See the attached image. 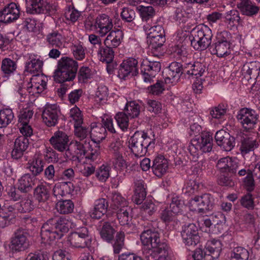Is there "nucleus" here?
<instances>
[{
    "instance_id": "obj_5",
    "label": "nucleus",
    "mask_w": 260,
    "mask_h": 260,
    "mask_svg": "<svg viewBox=\"0 0 260 260\" xmlns=\"http://www.w3.org/2000/svg\"><path fill=\"white\" fill-rule=\"evenodd\" d=\"M68 241L72 247L85 248L91 246L92 238L86 227L77 228L68 236Z\"/></svg>"
},
{
    "instance_id": "obj_50",
    "label": "nucleus",
    "mask_w": 260,
    "mask_h": 260,
    "mask_svg": "<svg viewBox=\"0 0 260 260\" xmlns=\"http://www.w3.org/2000/svg\"><path fill=\"white\" fill-rule=\"evenodd\" d=\"M214 46V48L212 50V53L219 57L227 56L231 53L230 44L215 42Z\"/></svg>"
},
{
    "instance_id": "obj_21",
    "label": "nucleus",
    "mask_w": 260,
    "mask_h": 260,
    "mask_svg": "<svg viewBox=\"0 0 260 260\" xmlns=\"http://www.w3.org/2000/svg\"><path fill=\"white\" fill-rule=\"evenodd\" d=\"M26 11L32 14H45L50 11L51 5L44 0H26Z\"/></svg>"
},
{
    "instance_id": "obj_47",
    "label": "nucleus",
    "mask_w": 260,
    "mask_h": 260,
    "mask_svg": "<svg viewBox=\"0 0 260 260\" xmlns=\"http://www.w3.org/2000/svg\"><path fill=\"white\" fill-rule=\"evenodd\" d=\"M56 208L60 214H69L73 211L74 205L70 200L59 201L56 205Z\"/></svg>"
},
{
    "instance_id": "obj_17",
    "label": "nucleus",
    "mask_w": 260,
    "mask_h": 260,
    "mask_svg": "<svg viewBox=\"0 0 260 260\" xmlns=\"http://www.w3.org/2000/svg\"><path fill=\"white\" fill-rule=\"evenodd\" d=\"M89 147V142L88 141H72L69 144L66 155L70 159L84 156Z\"/></svg>"
},
{
    "instance_id": "obj_61",
    "label": "nucleus",
    "mask_w": 260,
    "mask_h": 260,
    "mask_svg": "<svg viewBox=\"0 0 260 260\" xmlns=\"http://www.w3.org/2000/svg\"><path fill=\"white\" fill-rule=\"evenodd\" d=\"M225 21L229 24H240L241 20L240 17L239 12L236 10H232L227 12L225 14Z\"/></svg>"
},
{
    "instance_id": "obj_39",
    "label": "nucleus",
    "mask_w": 260,
    "mask_h": 260,
    "mask_svg": "<svg viewBox=\"0 0 260 260\" xmlns=\"http://www.w3.org/2000/svg\"><path fill=\"white\" fill-rule=\"evenodd\" d=\"M34 197L39 203H45L49 198V189L45 184H40L35 189Z\"/></svg>"
},
{
    "instance_id": "obj_59",
    "label": "nucleus",
    "mask_w": 260,
    "mask_h": 260,
    "mask_svg": "<svg viewBox=\"0 0 260 260\" xmlns=\"http://www.w3.org/2000/svg\"><path fill=\"white\" fill-rule=\"evenodd\" d=\"M43 155L45 160L48 163H55L58 161V154L50 147H45Z\"/></svg>"
},
{
    "instance_id": "obj_64",
    "label": "nucleus",
    "mask_w": 260,
    "mask_h": 260,
    "mask_svg": "<svg viewBox=\"0 0 260 260\" xmlns=\"http://www.w3.org/2000/svg\"><path fill=\"white\" fill-rule=\"evenodd\" d=\"M33 114L34 112L30 108H26L22 109L20 111V114L18 116L19 124L22 125V123H29Z\"/></svg>"
},
{
    "instance_id": "obj_10",
    "label": "nucleus",
    "mask_w": 260,
    "mask_h": 260,
    "mask_svg": "<svg viewBox=\"0 0 260 260\" xmlns=\"http://www.w3.org/2000/svg\"><path fill=\"white\" fill-rule=\"evenodd\" d=\"M237 118L244 129H250L257 123L258 115L254 110L246 108L239 111Z\"/></svg>"
},
{
    "instance_id": "obj_38",
    "label": "nucleus",
    "mask_w": 260,
    "mask_h": 260,
    "mask_svg": "<svg viewBox=\"0 0 260 260\" xmlns=\"http://www.w3.org/2000/svg\"><path fill=\"white\" fill-rule=\"evenodd\" d=\"M17 63L14 60L9 58L3 59L1 63V71L6 77H9L13 75L16 70Z\"/></svg>"
},
{
    "instance_id": "obj_34",
    "label": "nucleus",
    "mask_w": 260,
    "mask_h": 260,
    "mask_svg": "<svg viewBox=\"0 0 260 260\" xmlns=\"http://www.w3.org/2000/svg\"><path fill=\"white\" fill-rule=\"evenodd\" d=\"M46 40L47 42L52 47L59 48L64 46L66 39L61 33L57 30H53L46 36Z\"/></svg>"
},
{
    "instance_id": "obj_43",
    "label": "nucleus",
    "mask_w": 260,
    "mask_h": 260,
    "mask_svg": "<svg viewBox=\"0 0 260 260\" xmlns=\"http://www.w3.org/2000/svg\"><path fill=\"white\" fill-rule=\"evenodd\" d=\"M16 206H18V211L21 213L29 212L32 211L35 205L32 198L30 196H27L18 203H16Z\"/></svg>"
},
{
    "instance_id": "obj_27",
    "label": "nucleus",
    "mask_w": 260,
    "mask_h": 260,
    "mask_svg": "<svg viewBox=\"0 0 260 260\" xmlns=\"http://www.w3.org/2000/svg\"><path fill=\"white\" fill-rule=\"evenodd\" d=\"M237 7L243 15L247 16L256 15L259 10V8L250 0H240Z\"/></svg>"
},
{
    "instance_id": "obj_8",
    "label": "nucleus",
    "mask_w": 260,
    "mask_h": 260,
    "mask_svg": "<svg viewBox=\"0 0 260 260\" xmlns=\"http://www.w3.org/2000/svg\"><path fill=\"white\" fill-rule=\"evenodd\" d=\"M140 239L143 245L148 247V249L144 251V252L148 254V255H150V252L158 250L159 245L161 244L160 243L159 233L151 230L144 231L141 234Z\"/></svg>"
},
{
    "instance_id": "obj_42",
    "label": "nucleus",
    "mask_w": 260,
    "mask_h": 260,
    "mask_svg": "<svg viewBox=\"0 0 260 260\" xmlns=\"http://www.w3.org/2000/svg\"><path fill=\"white\" fill-rule=\"evenodd\" d=\"M131 208L128 206L121 208L115 211L117 219L121 225H128L132 219L129 214Z\"/></svg>"
},
{
    "instance_id": "obj_54",
    "label": "nucleus",
    "mask_w": 260,
    "mask_h": 260,
    "mask_svg": "<svg viewBox=\"0 0 260 260\" xmlns=\"http://www.w3.org/2000/svg\"><path fill=\"white\" fill-rule=\"evenodd\" d=\"M110 167L107 165H102L95 170V175L97 179L102 182H106L110 177Z\"/></svg>"
},
{
    "instance_id": "obj_4",
    "label": "nucleus",
    "mask_w": 260,
    "mask_h": 260,
    "mask_svg": "<svg viewBox=\"0 0 260 260\" xmlns=\"http://www.w3.org/2000/svg\"><path fill=\"white\" fill-rule=\"evenodd\" d=\"M191 45L196 50H205L211 43L212 32L207 25L200 24L191 30Z\"/></svg>"
},
{
    "instance_id": "obj_12",
    "label": "nucleus",
    "mask_w": 260,
    "mask_h": 260,
    "mask_svg": "<svg viewBox=\"0 0 260 260\" xmlns=\"http://www.w3.org/2000/svg\"><path fill=\"white\" fill-rule=\"evenodd\" d=\"M183 243L188 246H194L200 240L197 226L193 223L185 225L181 232Z\"/></svg>"
},
{
    "instance_id": "obj_20",
    "label": "nucleus",
    "mask_w": 260,
    "mask_h": 260,
    "mask_svg": "<svg viewBox=\"0 0 260 260\" xmlns=\"http://www.w3.org/2000/svg\"><path fill=\"white\" fill-rule=\"evenodd\" d=\"M49 142L53 148L59 152H66L69 146V137L66 133L60 131L55 132Z\"/></svg>"
},
{
    "instance_id": "obj_26",
    "label": "nucleus",
    "mask_w": 260,
    "mask_h": 260,
    "mask_svg": "<svg viewBox=\"0 0 260 260\" xmlns=\"http://www.w3.org/2000/svg\"><path fill=\"white\" fill-rule=\"evenodd\" d=\"M168 169V160L162 155H158L155 157L152 166L154 174L158 177L165 175Z\"/></svg>"
},
{
    "instance_id": "obj_58",
    "label": "nucleus",
    "mask_w": 260,
    "mask_h": 260,
    "mask_svg": "<svg viewBox=\"0 0 260 260\" xmlns=\"http://www.w3.org/2000/svg\"><path fill=\"white\" fill-rule=\"evenodd\" d=\"M128 117L124 112H118L115 116V119L118 126L123 132L127 129L129 124Z\"/></svg>"
},
{
    "instance_id": "obj_14",
    "label": "nucleus",
    "mask_w": 260,
    "mask_h": 260,
    "mask_svg": "<svg viewBox=\"0 0 260 260\" xmlns=\"http://www.w3.org/2000/svg\"><path fill=\"white\" fill-rule=\"evenodd\" d=\"M184 72V64L177 62H172L163 72L165 83L176 84Z\"/></svg>"
},
{
    "instance_id": "obj_30",
    "label": "nucleus",
    "mask_w": 260,
    "mask_h": 260,
    "mask_svg": "<svg viewBox=\"0 0 260 260\" xmlns=\"http://www.w3.org/2000/svg\"><path fill=\"white\" fill-rule=\"evenodd\" d=\"M106 130L100 123H92L90 127V136L91 140L99 144L106 138Z\"/></svg>"
},
{
    "instance_id": "obj_45",
    "label": "nucleus",
    "mask_w": 260,
    "mask_h": 260,
    "mask_svg": "<svg viewBox=\"0 0 260 260\" xmlns=\"http://www.w3.org/2000/svg\"><path fill=\"white\" fill-rule=\"evenodd\" d=\"M14 115L10 108H4L0 111V128L7 127L13 120Z\"/></svg>"
},
{
    "instance_id": "obj_15",
    "label": "nucleus",
    "mask_w": 260,
    "mask_h": 260,
    "mask_svg": "<svg viewBox=\"0 0 260 260\" xmlns=\"http://www.w3.org/2000/svg\"><path fill=\"white\" fill-rule=\"evenodd\" d=\"M94 26L101 37H105L113 27L112 19L106 14H100L94 20Z\"/></svg>"
},
{
    "instance_id": "obj_55",
    "label": "nucleus",
    "mask_w": 260,
    "mask_h": 260,
    "mask_svg": "<svg viewBox=\"0 0 260 260\" xmlns=\"http://www.w3.org/2000/svg\"><path fill=\"white\" fill-rule=\"evenodd\" d=\"M69 115L70 121L74 122V126L82 124L83 115L80 109L77 106L74 107L70 110Z\"/></svg>"
},
{
    "instance_id": "obj_9",
    "label": "nucleus",
    "mask_w": 260,
    "mask_h": 260,
    "mask_svg": "<svg viewBox=\"0 0 260 260\" xmlns=\"http://www.w3.org/2000/svg\"><path fill=\"white\" fill-rule=\"evenodd\" d=\"M28 235L27 230L18 229L11 238L9 245L11 250L14 252L23 251L26 249L29 245Z\"/></svg>"
},
{
    "instance_id": "obj_57",
    "label": "nucleus",
    "mask_w": 260,
    "mask_h": 260,
    "mask_svg": "<svg viewBox=\"0 0 260 260\" xmlns=\"http://www.w3.org/2000/svg\"><path fill=\"white\" fill-rule=\"evenodd\" d=\"M32 183V178L28 174L23 175L18 181V189L22 192H26L31 187Z\"/></svg>"
},
{
    "instance_id": "obj_40",
    "label": "nucleus",
    "mask_w": 260,
    "mask_h": 260,
    "mask_svg": "<svg viewBox=\"0 0 260 260\" xmlns=\"http://www.w3.org/2000/svg\"><path fill=\"white\" fill-rule=\"evenodd\" d=\"M29 59L30 61L26 64L25 70L30 73L41 72L43 61L40 57L35 55H31L29 56Z\"/></svg>"
},
{
    "instance_id": "obj_49",
    "label": "nucleus",
    "mask_w": 260,
    "mask_h": 260,
    "mask_svg": "<svg viewBox=\"0 0 260 260\" xmlns=\"http://www.w3.org/2000/svg\"><path fill=\"white\" fill-rule=\"evenodd\" d=\"M138 9L143 21H151L155 15V11L152 6L140 5L138 7Z\"/></svg>"
},
{
    "instance_id": "obj_18",
    "label": "nucleus",
    "mask_w": 260,
    "mask_h": 260,
    "mask_svg": "<svg viewBox=\"0 0 260 260\" xmlns=\"http://www.w3.org/2000/svg\"><path fill=\"white\" fill-rule=\"evenodd\" d=\"M138 60L134 58H129L124 60L120 65L118 76L125 80L130 76L136 75L138 74Z\"/></svg>"
},
{
    "instance_id": "obj_2",
    "label": "nucleus",
    "mask_w": 260,
    "mask_h": 260,
    "mask_svg": "<svg viewBox=\"0 0 260 260\" xmlns=\"http://www.w3.org/2000/svg\"><path fill=\"white\" fill-rule=\"evenodd\" d=\"M78 68V62L74 59L61 57L58 62L57 69L54 71V81L59 83L73 81L76 77Z\"/></svg>"
},
{
    "instance_id": "obj_25",
    "label": "nucleus",
    "mask_w": 260,
    "mask_h": 260,
    "mask_svg": "<svg viewBox=\"0 0 260 260\" xmlns=\"http://www.w3.org/2000/svg\"><path fill=\"white\" fill-rule=\"evenodd\" d=\"M206 69L205 64L199 61L184 63V73L197 78L203 75Z\"/></svg>"
},
{
    "instance_id": "obj_31",
    "label": "nucleus",
    "mask_w": 260,
    "mask_h": 260,
    "mask_svg": "<svg viewBox=\"0 0 260 260\" xmlns=\"http://www.w3.org/2000/svg\"><path fill=\"white\" fill-rule=\"evenodd\" d=\"M28 145V140L23 136L17 138L14 143V148L11 152L12 157L14 159L20 158Z\"/></svg>"
},
{
    "instance_id": "obj_41",
    "label": "nucleus",
    "mask_w": 260,
    "mask_h": 260,
    "mask_svg": "<svg viewBox=\"0 0 260 260\" xmlns=\"http://www.w3.org/2000/svg\"><path fill=\"white\" fill-rule=\"evenodd\" d=\"M109 150L110 153L114 155L115 158L121 160L122 157V141L119 138L115 139L109 145Z\"/></svg>"
},
{
    "instance_id": "obj_24",
    "label": "nucleus",
    "mask_w": 260,
    "mask_h": 260,
    "mask_svg": "<svg viewBox=\"0 0 260 260\" xmlns=\"http://www.w3.org/2000/svg\"><path fill=\"white\" fill-rule=\"evenodd\" d=\"M123 38V32L119 30H111L104 40L105 46H108L113 49L116 48L121 43Z\"/></svg>"
},
{
    "instance_id": "obj_33",
    "label": "nucleus",
    "mask_w": 260,
    "mask_h": 260,
    "mask_svg": "<svg viewBox=\"0 0 260 260\" xmlns=\"http://www.w3.org/2000/svg\"><path fill=\"white\" fill-rule=\"evenodd\" d=\"M205 249V253L210 255L212 259H217L220 255L222 249V244L218 240L208 241L206 243Z\"/></svg>"
},
{
    "instance_id": "obj_11",
    "label": "nucleus",
    "mask_w": 260,
    "mask_h": 260,
    "mask_svg": "<svg viewBox=\"0 0 260 260\" xmlns=\"http://www.w3.org/2000/svg\"><path fill=\"white\" fill-rule=\"evenodd\" d=\"M160 69L161 64L158 61H143L141 66V72L144 81L151 83Z\"/></svg>"
},
{
    "instance_id": "obj_19",
    "label": "nucleus",
    "mask_w": 260,
    "mask_h": 260,
    "mask_svg": "<svg viewBox=\"0 0 260 260\" xmlns=\"http://www.w3.org/2000/svg\"><path fill=\"white\" fill-rule=\"evenodd\" d=\"M20 16L19 6L11 3L0 11V22L8 23L17 20Z\"/></svg>"
},
{
    "instance_id": "obj_22",
    "label": "nucleus",
    "mask_w": 260,
    "mask_h": 260,
    "mask_svg": "<svg viewBox=\"0 0 260 260\" xmlns=\"http://www.w3.org/2000/svg\"><path fill=\"white\" fill-rule=\"evenodd\" d=\"M215 139L217 145L226 151H231L235 146V138L223 130L216 132Z\"/></svg>"
},
{
    "instance_id": "obj_48",
    "label": "nucleus",
    "mask_w": 260,
    "mask_h": 260,
    "mask_svg": "<svg viewBox=\"0 0 260 260\" xmlns=\"http://www.w3.org/2000/svg\"><path fill=\"white\" fill-rule=\"evenodd\" d=\"M249 252L244 247L238 246L235 247L231 251V260H247Z\"/></svg>"
},
{
    "instance_id": "obj_56",
    "label": "nucleus",
    "mask_w": 260,
    "mask_h": 260,
    "mask_svg": "<svg viewBox=\"0 0 260 260\" xmlns=\"http://www.w3.org/2000/svg\"><path fill=\"white\" fill-rule=\"evenodd\" d=\"M226 107L222 104H219L217 106L211 109L210 114L212 118L222 121L226 113Z\"/></svg>"
},
{
    "instance_id": "obj_53",
    "label": "nucleus",
    "mask_w": 260,
    "mask_h": 260,
    "mask_svg": "<svg viewBox=\"0 0 260 260\" xmlns=\"http://www.w3.org/2000/svg\"><path fill=\"white\" fill-rule=\"evenodd\" d=\"M115 231L109 222L104 223L100 231L101 238L105 241L110 242L114 237Z\"/></svg>"
},
{
    "instance_id": "obj_7",
    "label": "nucleus",
    "mask_w": 260,
    "mask_h": 260,
    "mask_svg": "<svg viewBox=\"0 0 260 260\" xmlns=\"http://www.w3.org/2000/svg\"><path fill=\"white\" fill-rule=\"evenodd\" d=\"M214 203V199L210 194L205 193L196 196L188 202L189 209L198 213H203L210 210Z\"/></svg>"
},
{
    "instance_id": "obj_51",
    "label": "nucleus",
    "mask_w": 260,
    "mask_h": 260,
    "mask_svg": "<svg viewBox=\"0 0 260 260\" xmlns=\"http://www.w3.org/2000/svg\"><path fill=\"white\" fill-rule=\"evenodd\" d=\"M259 69L260 63L258 62L252 61L244 64L242 68L241 72L245 76L246 75L251 76L252 74H257Z\"/></svg>"
},
{
    "instance_id": "obj_37",
    "label": "nucleus",
    "mask_w": 260,
    "mask_h": 260,
    "mask_svg": "<svg viewBox=\"0 0 260 260\" xmlns=\"http://www.w3.org/2000/svg\"><path fill=\"white\" fill-rule=\"evenodd\" d=\"M28 168L30 171L35 175L40 174L43 170L44 162L43 161L41 154L36 153L32 160L28 163Z\"/></svg>"
},
{
    "instance_id": "obj_44",
    "label": "nucleus",
    "mask_w": 260,
    "mask_h": 260,
    "mask_svg": "<svg viewBox=\"0 0 260 260\" xmlns=\"http://www.w3.org/2000/svg\"><path fill=\"white\" fill-rule=\"evenodd\" d=\"M111 200V207L115 211H117L121 208L128 206L127 201L119 193H113Z\"/></svg>"
},
{
    "instance_id": "obj_16",
    "label": "nucleus",
    "mask_w": 260,
    "mask_h": 260,
    "mask_svg": "<svg viewBox=\"0 0 260 260\" xmlns=\"http://www.w3.org/2000/svg\"><path fill=\"white\" fill-rule=\"evenodd\" d=\"M60 114V109L56 104H47L42 113L43 121L48 126H54L58 123Z\"/></svg>"
},
{
    "instance_id": "obj_13",
    "label": "nucleus",
    "mask_w": 260,
    "mask_h": 260,
    "mask_svg": "<svg viewBox=\"0 0 260 260\" xmlns=\"http://www.w3.org/2000/svg\"><path fill=\"white\" fill-rule=\"evenodd\" d=\"M47 81V77L42 74H37L33 75L27 87V92L30 95L37 96L46 89Z\"/></svg>"
},
{
    "instance_id": "obj_3",
    "label": "nucleus",
    "mask_w": 260,
    "mask_h": 260,
    "mask_svg": "<svg viewBox=\"0 0 260 260\" xmlns=\"http://www.w3.org/2000/svg\"><path fill=\"white\" fill-rule=\"evenodd\" d=\"M155 146L153 139L150 138L144 131H136L129 140V147L136 156H142Z\"/></svg>"
},
{
    "instance_id": "obj_28",
    "label": "nucleus",
    "mask_w": 260,
    "mask_h": 260,
    "mask_svg": "<svg viewBox=\"0 0 260 260\" xmlns=\"http://www.w3.org/2000/svg\"><path fill=\"white\" fill-rule=\"evenodd\" d=\"M149 256L155 260H174L170 247L165 243L159 245L158 250L150 252Z\"/></svg>"
},
{
    "instance_id": "obj_52",
    "label": "nucleus",
    "mask_w": 260,
    "mask_h": 260,
    "mask_svg": "<svg viewBox=\"0 0 260 260\" xmlns=\"http://www.w3.org/2000/svg\"><path fill=\"white\" fill-rule=\"evenodd\" d=\"M145 32L148 36V38H151L159 35H165V30L161 25H154L151 26L149 23L144 25L143 26Z\"/></svg>"
},
{
    "instance_id": "obj_6",
    "label": "nucleus",
    "mask_w": 260,
    "mask_h": 260,
    "mask_svg": "<svg viewBox=\"0 0 260 260\" xmlns=\"http://www.w3.org/2000/svg\"><path fill=\"white\" fill-rule=\"evenodd\" d=\"M212 148V137L209 132L202 133L200 137L193 139L188 146L191 154L198 155L200 152H208Z\"/></svg>"
},
{
    "instance_id": "obj_46",
    "label": "nucleus",
    "mask_w": 260,
    "mask_h": 260,
    "mask_svg": "<svg viewBox=\"0 0 260 260\" xmlns=\"http://www.w3.org/2000/svg\"><path fill=\"white\" fill-rule=\"evenodd\" d=\"M124 112L130 118L137 117L140 112V106L135 101L127 102L124 108Z\"/></svg>"
},
{
    "instance_id": "obj_32",
    "label": "nucleus",
    "mask_w": 260,
    "mask_h": 260,
    "mask_svg": "<svg viewBox=\"0 0 260 260\" xmlns=\"http://www.w3.org/2000/svg\"><path fill=\"white\" fill-rule=\"evenodd\" d=\"M258 146L256 139L250 136H245L241 140L240 150L242 154H247L253 151Z\"/></svg>"
},
{
    "instance_id": "obj_23",
    "label": "nucleus",
    "mask_w": 260,
    "mask_h": 260,
    "mask_svg": "<svg viewBox=\"0 0 260 260\" xmlns=\"http://www.w3.org/2000/svg\"><path fill=\"white\" fill-rule=\"evenodd\" d=\"M74 189L75 186L72 182H61L54 185L52 191L56 199H61L62 197L72 194Z\"/></svg>"
},
{
    "instance_id": "obj_1",
    "label": "nucleus",
    "mask_w": 260,
    "mask_h": 260,
    "mask_svg": "<svg viewBox=\"0 0 260 260\" xmlns=\"http://www.w3.org/2000/svg\"><path fill=\"white\" fill-rule=\"evenodd\" d=\"M72 228L73 223L68 218L60 217L55 221L51 219L42 225L41 236L45 242L51 241L60 239L63 233L68 232Z\"/></svg>"
},
{
    "instance_id": "obj_35",
    "label": "nucleus",
    "mask_w": 260,
    "mask_h": 260,
    "mask_svg": "<svg viewBox=\"0 0 260 260\" xmlns=\"http://www.w3.org/2000/svg\"><path fill=\"white\" fill-rule=\"evenodd\" d=\"M216 166L221 172H229L232 173H236L237 168V164L233 162L229 157H223L218 160Z\"/></svg>"
},
{
    "instance_id": "obj_62",
    "label": "nucleus",
    "mask_w": 260,
    "mask_h": 260,
    "mask_svg": "<svg viewBox=\"0 0 260 260\" xmlns=\"http://www.w3.org/2000/svg\"><path fill=\"white\" fill-rule=\"evenodd\" d=\"M149 38V46L152 49L157 50L160 48L164 44L166 41L165 35H159Z\"/></svg>"
},
{
    "instance_id": "obj_63",
    "label": "nucleus",
    "mask_w": 260,
    "mask_h": 260,
    "mask_svg": "<svg viewBox=\"0 0 260 260\" xmlns=\"http://www.w3.org/2000/svg\"><path fill=\"white\" fill-rule=\"evenodd\" d=\"M72 51L76 60H82L85 58L86 48L81 44L74 45L72 47Z\"/></svg>"
},
{
    "instance_id": "obj_36",
    "label": "nucleus",
    "mask_w": 260,
    "mask_h": 260,
    "mask_svg": "<svg viewBox=\"0 0 260 260\" xmlns=\"http://www.w3.org/2000/svg\"><path fill=\"white\" fill-rule=\"evenodd\" d=\"M114 53V49L104 45L99 48L97 55L101 61L109 63L113 61Z\"/></svg>"
},
{
    "instance_id": "obj_29",
    "label": "nucleus",
    "mask_w": 260,
    "mask_h": 260,
    "mask_svg": "<svg viewBox=\"0 0 260 260\" xmlns=\"http://www.w3.org/2000/svg\"><path fill=\"white\" fill-rule=\"evenodd\" d=\"M108 207V202L105 199L102 198L96 200L94 208L89 212L90 217L95 219L102 218L107 213Z\"/></svg>"
},
{
    "instance_id": "obj_60",
    "label": "nucleus",
    "mask_w": 260,
    "mask_h": 260,
    "mask_svg": "<svg viewBox=\"0 0 260 260\" xmlns=\"http://www.w3.org/2000/svg\"><path fill=\"white\" fill-rule=\"evenodd\" d=\"M189 14L186 13L182 7L176 8L172 15L173 19L176 22L181 23H185L188 18Z\"/></svg>"
}]
</instances>
